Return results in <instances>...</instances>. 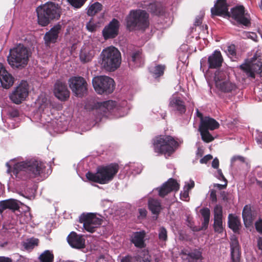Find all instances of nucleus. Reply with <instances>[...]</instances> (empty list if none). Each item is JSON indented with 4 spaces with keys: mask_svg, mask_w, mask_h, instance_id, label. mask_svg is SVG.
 <instances>
[{
    "mask_svg": "<svg viewBox=\"0 0 262 262\" xmlns=\"http://www.w3.org/2000/svg\"><path fill=\"white\" fill-rule=\"evenodd\" d=\"M39 25L47 26L51 21L58 20L60 17L61 10L58 5L48 2L36 9Z\"/></svg>",
    "mask_w": 262,
    "mask_h": 262,
    "instance_id": "f257e3e1",
    "label": "nucleus"
},
{
    "mask_svg": "<svg viewBox=\"0 0 262 262\" xmlns=\"http://www.w3.org/2000/svg\"><path fill=\"white\" fill-rule=\"evenodd\" d=\"M118 170V165L112 163L105 166L98 167L95 173L88 172L86 174V177L90 181L105 184L113 179Z\"/></svg>",
    "mask_w": 262,
    "mask_h": 262,
    "instance_id": "f03ea898",
    "label": "nucleus"
},
{
    "mask_svg": "<svg viewBox=\"0 0 262 262\" xmlns=\"http://www.w3.org/2000/svg\"><path fill=\"white\" fill-rule=\"evenodd\" d=\"M100 58L102 66L108 71H114L121 63V53L113 46L104 49L101 53Z\"/></svg>",
    "mask_w": 262,
    "mask_h": 262,
    "instance_id": "7ed1b4c3",
    "label": "nucleus"
},
{
    "mask_svg": "<svg viewBox=\"0 0 262 262\" xmlns=\"http://www.w3.org/2000/svg\"><path fill=\"white\" fill-rule=\"evenodd\" d=\"M155 152L170 156L178 148L179 144L172 137L160 135L153 139Z\"/></svg>",
    "mask_w": 262,
    "mask_h": 262,
    "instance_id": "20e7f679",
    "label": "nucleus"
},
{
    "mask_svg": "<svg viewBox=\"0 0 262 262\" xmlns=\"http://www.w3.org/2000/svg\"><path fill=\"white\" fill-rule=\"evenodd\" d=\"M29 56V52L27 48L19 44L10 50L8 61L12 68L21 69L27 66Z\"/></svg>",
    "mask_w": 262,
    "mask_h": 262,
    "instance_id": "39448f33",
    "label": "nucleus"
},
{
    "mask_svg": "<svg viewBox=\"0 0 262 262\" xmlns=\"http://www.w3.org/2000/svg\"><path fill=\"white\" fill-rule=\"evenodd\" d=\"M148 25V14L144 10H132L126 17V27L130 31L144 30Z\"/></svg>",
    "mask_w": 262,
    "mask_h": 262,
    "instance_id": "423d86ee",
    "label": "nucleus"
},
{
    "mask_svg": "<svg viewBox=\"0 0 262 262\" xmlns=\"http://www.w3.org/2000/svg\"><path fill=\"white\" fill-rule=\"evenodd\" d=\"M45 167V164L42 162L31 159L16 163L13 167V172L17 174L21 171H25L29 174L30 177H36L43 172Z\"/></svg>",
    "mask_w": 262,
    "mask_h": 262,
    "instance_id": "0eeeda50",
    "label": "nucleus"
},
{
    "mask_svg": "<svg viewBox=\"0 0 262 262\" xmlns=\"http://www.w3.org/2000/svg\"><path fill=\"white\" fill-rule=\"evenodd\" d=\"M92 84L95 91L99 94H110L114 89V80L107 76H100L93 78Z\"/></svg>",
    "mask_w": 262,
    "mask_h": 262,
    "instance_id": "6e6552de",
    "label": "nucleus"
},
{
    "mask_svg": "<svg viewBox=\"0 0 262 262\" xmlns=\"http://www.w3.org/2000/svg\"><path fill=\"white\" fill-rule=\"evenodd\" d=\"M240 68L248 77L254 78L255 73L262 77V59L255 55L250 61L241 64Z\"/></svg>",
    "mask_w": 262,
    "mask_h": 262,
    "instance_id": "1a4fd4ad",
    "label": "nucleus"
},
{
    "mask_svg": "<svg viewBox=\"0 0 262 262\" xmlns=\"http://www.w3.org/2000/svg\"><path fill=\"white\" fill-rule=\"evenodd\" d=\"M214 80L216 88L222 92L231 93L237 89L235 84L231 82L229 79V76L224 72L215 73Z\"/></svg>",
    "mask_w": 262,
    "mask_h": 262,
    "instance_id": "9d476101",
    "label": "nucleus"
},
{
    "mask_svg": "<svg viewBox=\"0 0 262 262\" xmlns=\"http://www.w3.org/2000/svg\"><path fill=\"white\" fill-rule=\"evenodd\" d=\"M223 58L220 51L215 50L207 58L204 57L200 61L201 69L204 71L209 69H217L221 67Z\"/></svg>",
    "mask_w": 262,
    "mask_h": 262,
    "instance_id": "9b49d317",
    "label": "nucleus"
},
{
    "mask_svg": "<svg viewBox=\"0 0 262 262\" xmlns=\"http://www.w3.org/2000/svg\"><path fill=\"white\" fill-rule=\"evenodd\" d=\"M69 86L73 93L78 97L83 96L87 92V82L82 77H72L68 81Z\"/></svg>",
    "mask_w": 262,
    "mask_h": 262,
    "instance_id": "f8f14e48",
    "label": "nucleus"
},
{
    "mask_svg": "<svg viewBox=\"0 0 262 262\" xmlns=\"http://www.w3.org/2000/svg\"><path fill=\"white\" fill-rule=\"evenodd\" d=\"M29 85L27 81H22L10 95V99L14 103L18 104L24 101L29 94Z\"/></svg>",
    "mask_w": 262,
    "mask_h": 262,
    "instance_id": "ddd939ff",
    "label": "nucleus"
},
{
    "mask_svg": "<svg viewBox=\"0 0 262 262\" xmlns=\"http://www.w3.org/2000/svg\"><path fill=\"white\" fill-rule=\"evenodd\" d=\"M81 223H83L84 229L88 232L93 233L102 223V220L96 216L95 214L90 213H83L79 217Z\"/></svg>",
    "mask_w": 262,
    "mask_h": 262,
    "instance_id": "4468645a",
    "label": "nucleus"
},
{
    "mask_svg": "<svg viewBox=\"0 0 262 262\" xmlns=\"http://www.w3.org/2000/svg\"><path fill=\"white\" fill-rule=\"evenodd\" d=\"M231 17L239 24L246 26L250 24V16L245 13L244 7L242 6L236 7L231 9Z\"/></svg>",
    "mask_w": 262,
    "mask_h": 262,
    "instance_id": "2eb2a0df",
    "label": "nucleus"
},
{
    "mask_svg": "<svg viewBox=\"0 0 262 262\" xmlns=\"http://www.w3.org/2000/svg\"><path fill=\"white\" fill-rule=\"evenodd\" d=\"M0 82L2 86L6 89L11 87L14 82V77L2 63H0Z\"/></svg>",
    "mask_w": 262,
    "mask_h": 262,
    "instance_id": "dca6fc26",
    "label": "nucleus"
},
{
    "mask_svg": "<svg viewBox=\"0 0 262 262\" xmlns=\"http://www.w3.org/2000/svg\"><path fill=\"white\" fill-rule=\"evenodd\" d=\"M54 93L56 97L61 101L66 100L70 96L66 83L61 81H57L54 85Z\"/></svg>",
    "mask_w": 262,
    "mask_h": 262,
    "instance_id": "f3484780",
    "label": "nucleus"
},
{
    "mask_svg": "<svg viewBox=\"0 0 262 262\" xmlns=\"http://www.w3.org/2000/svg\"><path fill=\"white\" fill-rule=\"evenodd\" d=\"M119 22L113 19L109 24L103 29L102 33L105 39L115 37L118 34Z\"/></svg>",
    "mask_w": 262,
    "mask_h": 262,
    "instance_id": "a211bd4d",
    "label": "nucleus"
},
{
    "mask_svg": "<svg viewBox=\"0 0 262 262\" xmlns=\"http://www.w3.org/2000/svg\"><path fill=\"white\" fill-rule=\"evenodd\" d=\"M61 25L59 23L54 26L48 32L45 34L43 39L45 44L49 46L51 43L56 42L58 34L61 30Z\"/></svg>",
    "mask_w": 262,
    "mask_h": 262,
    "instance_id": "6ab92c4d",
    "label": "nucleus"
},
{
    "mask_svg": "<svg viewBox=\"0 0 262 262\" xmlns=\"http://www.w3.org/2000/svg\"><path fill=\"white\" fill-rule=\"evenodd\" d=\"M69 244L73 248L81 249L85 246V239L82 235L77 234L73 231L67 237Z\"/></svg>",
    "mask_w": 262,
    "mask_h": 262,
    "instance_id": "aec40b11",
    "label": "nucleus"
},
{
    "mask_svg": "<svg viewBox=\"0 0 262 262\" xmlns=\"http://www.w3.org/2000/svg\"><path fill=\"white\" fill-rule=\"evenodd\" d=\"M150 256L148 251H142L134 256H127L123 257L121 262H150Z\"/></svg>",
    "mask_w": 262,
    "mask_h": 262,
    "instance_id": "412c9836",
    "label": "nucleus"
},
{
    "mask_svg": "<svg viewBox=\"0 0 262 262\" xmlns=\"http://www.w3.org/2000/svg\"><path fill=\"white\" fill-rule=\"evenodd\" d=\"M211 12L212 15L230 16L226 0H217L214 7L211 9Z\"/></svg>",
    "mask_w": 262,
    "mask_h": 262,
    "instance_id": "4be33fe9",
    "label": "nucleus"
},
{
    "mask_svg": "<svg viewBox=\"0 0 262 262\" xmlns=\"http://www.w3.org/2000/svg\"><path fill=\"white\" fill-rule=\"evenodd\" d=\"M179 189V185L173 179H169L160 188H159V194L164 197L172 191H177Z\"/></svg>",
    "mask_w": 262,
    "mask_h": 262,
    "instance_id": "5701e85b",
    "label": "nucleus"
},
{
    "mask_svg": "<svg viewBox=\"0 0 262 262\" xmlns=\"http://www.w3.org/2000/svg\"><path fill=\"white\" fill-rule=\"evenodd\" d=\"M181 258L184 262H200L203 259L202 252L194 249L188 253L182 252Z\"/></svg>",
    "mask_w": 262,
    "mask_h": 262,
    "instance_id": "b1692460",
    "label": "nucleus"
},
{
    "mask_svg": "<svg viewBox=\"0 0 262 262\" xmlns=\"http://www.w3.org/2000/svg\"><path fill=\"white\" fill-rule=\"evenodd\" d=\"M231 256L232 262H239L240 258L239 246L238 239L233 235L230 238Z\"/></svg>",
    "mask_w": 262,
    "mask_h": 262,
    "instance_id": "393cba45",
    "label": "nucleus"
},
{
    "mask_svg": "<svg viewBox=\"0 0 262 262\" xmlns=\"http://www.w3.org/2000/svg\"><path fill=\"white\" fill-rule=\"evenodd\" d=\"M169 106L173 111H178L180 114H183L186 111L184 102L177 96H172L169 99Z\"/></svg>",
    "mask_w": 262,
    "mask_h": 262,
    "instance_id": "a878e982",
    "label": "nucleus"
},
{
    "mask_svg": "<svg viewBox=\"0 0 262 262\" xmlns=\"http://www.w3.org/2000/svg\"><path fill=\"white\" fill-rule=\"evenodd\" d=\"M256 212L251 210L250 205H247L244 207L242 216L246 227H247L252 225L256 218Z\"/></svg>",
    "mask_w": 262,
    "mask_h": 262,
    "instance_id": "bb28decb",
    "label": "nucleus"
},
{
    "mask_svg": "<svg viewBox=\"0 0 262 262\" xmlns=\"http://www.w3.org/2000/svg\"><path fill=\"white\" fill-rule=\"evenodd\" d=\"M145 232L144 231L134 232L130 236V242L137 248L145 246Z\"/></svg>",
    "mask_w": 262,
    "mask_h": 262,
    "instance_id": "cd10ccee",
    "label": "nucleus"
},
{
    "mask_svg": "<svg viewBox=\"0 0 262 262\" xmlns=\"http://www.w3.org/2000/svg\"><path fill=\"white\" fill-rule=\"evenodd\" d=\"M128 60L129 65L135 67H139L144 62L142 53L139 50L130 52Z\"/></svg>",
    "mask_w": 262,
    "mask_h": 262,
    "instance_id": "c85d7f7f",
    "label": "nucleus"
},
{
    "mask_svg": "<svg viewBox=\"0 0 262 262\" xmlns=\"http://www.w3.org/2000/svg\"><path fill=\"white\" fill-rule=\"evenodd\" d=\"M219 126V123L214 119L209 117H205L204 119H202L201 121L199 128L214 130L218 128Z\"/></svg>",
    "mask_w": 262,
    "mask_h": 262,
    "instance_id": "c756f323",
    "label": "nucleus"
},
{
    "mask_svg": "<svg viewBox=\"0 0 262 262\" xmlns=\"http://www.w3.org/2000/svg\"><path fill=\"white\" fill-rule=\"evenodd\" d=\"M19 202L14 199H8L0 201V207L2 210L6 209H10L13 210H16L19 208Z\"/></svg>",
    "mask_w": 262,
    "mask_h": 262,
    "instance_id": "7c9ffc66",
    "label": "nucleus"
},
{
    "mask_svg": "<svg viewBox=\"0 0 262 262\" xmlns=\"http://www.w3.org/2000/svg\"><path fill=\"white\" fill-rule=\"evenodd\" d=\"M96 53V50L91 49L90 47L83 48L80 54V59L82 62L85 63L91 61Z\"/></svg>",
    "mask_w": 262,
    "mask_h": 262,
    "instance_id": "2f4dec72",
    "label": "nucleus"
},
{
    "mask_svg": "<svg viewBox=\"0 0 262 262\" xmlns=\"http://www.w3.org/2000/svg\"><path fill=\"white\" fill-rule=\"evenodd\" d=\"M228 227L235 233L238 231L241 227L239 219L232 214H229L228 215Z\"/></svg>",
    "mask_w": 262,
    "mask_h": 262,
    "instance_id": "473e14b6",
    "label": "nucleus"
},
{
    "mask_svg": "<svg viewBox=\"0 0 262 262\" xmlns=\"http://www.w3.org/2000/svg\"><path fill=\"white\" fill-rule=\"evenodd\" d=\"M148 208L152 214L158 215L161 209V203L158 200L150 199L148 201Z\"/></svg>",
    "mask_w": 262,
    "mask_h": 262,
    "instance_id": "72a5a7b5",
    "label": "nucleus"
},
{
    "mask_svg": "<svg viewBox=\"0 0 262 262\" xmlns=\"http://www.w3.org/2000/svg\"><path fill=\"white\" fill-rule=\"evenodd\" d=\"M102 6L100 3L95 2L88 7L87 14L91 16L95 15L102 10Z\"/></svg>",
    "mask_w": 262,
    "mask_h": 262,
    "instance_id": "f704fd0d",
    "label": "nucleus"
},
{
    "mask_svg": "<svg viewBox=\"0 0 262 262\" xmlns=\"http://www.w3.org/2000/svg\"><path fill=\"white\" fill-rule=\"evenodd\" d=\"M116 105L115 101L108 100L101 102L99 105L100 109L104 113H107L113 110Z\"/></svg>",
    "mask_w": 262,
    "mask_h": 262,
    "instance_id": "c9c22d12",
    "label": "nucleus"
},
{
    "mask_svg": "<svg viewBox=\"0 0 262 262\" xmlns=\"http://www.w3.org/2000/svg\"><path fill=\"white\" fill-rule=\"evenodd\" d=\"M40 104L39 110L45 113H48L51 108V104L50 101L46 98H42L41 100L40 98L39 100Z\"/></svg>",
    "mask_w": 262,
    "mask_h": 262,
    "instance_id": "e433bc0d",
    "label": "nucleus"
},
{
    "mask_svg": "<svg viewBox=\"0 0 262 262\" xmlns=\"http://www.w3.org/2000/svg\"><path fill=\"white\" fill-rule=\"evenodd\" d=\"M40 262H53L54 255L49 250H46L39 256Z\"/></svg>",
    "mask_w": 262,
    "mask_h": 262,
    "instance_id": "4c0bfd02",
    "label": "nucleus"
},
{
    "mask_svg": "<svg viewBox=\"0 0 262 262\" xmlns=\"http://www.w3.org/2000/svg\"><path fill=\"white\" fill-rule=\"evenodd\" d=\"M165 69L164 65H157L151 69L150 71L155 78H158L163 75Z\"/></svg>",
    "mask_w": 262,
    "mask_h": 262,
    "instance_id": "58836bf2",
    "label": "nucleus"
},
{
    "mask_svg": "<svg viewBox=\"0 0 262 262\" xmlns=\"http://www.w3.org/2000/svg\"><path fill=\"white\" fill-rule=\"evenodd\" d=\"M199 130L201 133L202 139L204 141L210 142L214 139L213 137L209 133L208 130L199 128Z\"/></svg>",
    "mask_w": 262,
    "mask_h": 262,
    "instance_id": "ea45409f",
    "label": "nucleus"
},
{
    "mask_svg": "<svg viewBox=\"0 0 262 262\" xmlns=\"http://www.w3.org/2000/svg\"><path fill=\"white\" fill-rule=\"evenodd\" d=\"M38 239L37 238H30L23 244V246L27 250H31L38 245Z\"/></svg>",
    "mask_w": 262,
    "mask_h": 262,
    "instance_id": "a19ab883",
    "label": "nucleus"
},
{
    "mask_svg": "<svg viewBox=\"0 0 262 262\" xmlns=\"http://www.w3.org/2000/svg\"><path fill=\"white\" fill-rule=\"evenodd\" d=\"M214 220H220L223 218V209L220 205H216L213 209Z\"/></svg>",
    "mask_w": 262,
    "mask_h": 262,
    "instance_id": "79ce46f5",
    "label": "nucleus"
},
{
    "mask_svg": "<svg viewBox=\"0 0 262 262\" xmlns=\"http://www.w3.org/2000/svg\"><path fill=\"white\" fill-rule=\"evenodd\" d=\"M158 237L160 242H166L167 240V231L163 227H161L158 230Z\"/></svg>",
    "mask_w": 262,
    "mask_h": 262,
    "instance_id": "37998d69",
    "label": "nucleus"
},
{
    "mask_svg": "<svg viewBox=\"0 0 262 262\" xmlns=\"http://www.w3.org/2000/svg\"><path fill=\"white\" fill-rule=\"evenodd\" d=\"M214 230L218 233H222L223 231L222 219L214 220L213 224Z\"/></svg>",
    "mask_w": 262,
    "mask_h": 262,
    "instance_id": "c03bdc74",
    "label": "nucleus"
},
{
    "mask_svg": "<svg viewBox=\"0 0 262 262\" xmlns=\"http://www.w3.org/2000/svg\"><path fill=\"white\" fill-rule=\"evenodd\" d=\"M68 2L75 8H81L86 2V0H67Z\"/></svg>",
    "mask_w": 262,
    "mask_h": 262,
    "instance_id": "a18cd8bd",
    "label": "nucleus"
},
{
    "mask_svg": "<svg viewBox=\"0 0 262 262\" xmlns=\"http://www.w3.org/2000/svg\"><path fill=\"white\" fill-rule=\"evenodd\" d=\"M200 213L204 220H210V211L209 208H204L201 209Z\"/></svg>",
    "mask_w": 262,
    "mask_h": 262,
    "instance_id": "49530a36",
    "label": "nucleus"
},
{
    "mask_svg": "<svg viewBox=\"0 0 262 262\" xmlns=\"http://www.w3.org/2000/svg\"><path fill=\"white\" fill-rule=\"evenodd\" d=\"M226 52L229 56H234L236 55L235 46L233 45L228 46L226 50Z\"/></svg>",
    "mask_w": 262,
    "mask_h": 262,
    "instance_id": "de8ad7c7",
    "label": "nucleus"
},
{
    "mask_svg": "<svg viewBox=\"0 0 262 262\" xmlns=\"http://www.w3.org/2000/svg\"><path fill=\"white\" fill-rule=\"evenodd\" d=\"M204 12H201L200 14L196 17L195 21L194 23V25L195 26H199L202 24V19L204 17Z\"/></svg>",
    "mask_w": 262,
    "mask_h": 262,
    "instance_id": "09e8293b",
    "label": "nucleus"
},
{
    "mask_svg": "<svg viewBox=\"0 0 262 262\" xmlns=\"http://www.w3.org/2000/svg\"><path fill=\"white\" fill-rule=\"evenodd\" d=\"M187 189L186 187H184L183 192H182L180 194V197L182 200L187 201V199L189 196V190Z\"/></svg>",
    "mask_w": 262,
    "mask_h": 262,
    "instance_id": "8fccbe9b",
    "label": "nucleus"
},
{
    "mask_svg": "<svg viewBox=\"0 0 262 262\" xmlns=\"http://www.w3.org/2000/svg\"><path fill=\"white\" fill-rule=\"evenodd\" d=\"M96 25L94 23L92 22L91 20L89 21L86 25V28L88 30H89L90 32H93L96 30Z\"/></svg>",
    "mask_w": 262,
    "mask_h": 262,
    "instance_id": "3c124183",
    "label": "nucleus"
},
{
    "mask_svg": "<svg viewBox=\"0 0 262 262\" xmlns=\"http://www.w3.org/2000/svg\"><path fill=\"white\" fill-rule=\"evenodd\" d=\"M148 9L152 13L158 14L159 11L157 10V6L156 3H152L149 5Z\"/></svg>",
    "mask_w": 262,
    "mask_h": 262,
    "instance_id": "603ef678",
    "label": "nucleus"
},
{
    "mask_svg": "<svg viewBox=\"0 0 262 262\" xmlns=\"http://www.w3.org/2000/svg\"><path fill=\"white\" fill-rule=\"evenodd\" d=\"M213 158L212 156L211 155H207L204 156L203 158H202L200 162L202 164H206L208 161L211 160Z\"/></svg>",
    "mask_w": 262,
    "mask_h": 262,
    "instance_id": "864d4df0",
    "label": "nucleus"
},
{
    "mask_svg": "<svg viewBox=\"0 0 262 262\" xmlns=\"http://www.w3.org/2000/svg\"><path fill=\"white\" fill-rule=\"evenodd\" d=\"M210 197L212 202H216L217 201V197L215 190L212 189L210 191Z\"/></svg>",
    "mask_w": 262,
    "mask_h": 262,
    "instance_id": "5fc2aeb1",
    "label": "nucleus"
},
{
    "mask_svg": "<svg viewBox=\"0 0 262 262\" xmlns=\"http://www.w3.org/2000/svg\"><path fill=\"white\" fill-rule=\"evenodd\" d=\"M255 227L257 231L262 233V220H259L255 223Z\"/></svg>",
    "mask_w": 262,
    "mask_h": 262,
    "instance_id": "6e6d98bb",
    "label": "nucleus"
},
{
    "mask_svg": "<svg viewBox=\"0 0 262 262\" xmlns=\"http://www.w3.org/2000/svg\"><path fill=\"white\" fill-rule=\"evenodd\" d=\"M194 186V182L192 180H190L189 182H188L187 183H186L185 185L184 186V187H187V189L188 190H189L190 189L192 188Z\"/></svg>",
    "mask_w": 262,
    "mask_h": 262,
    "instance_id": "4d7b16f0",
    "label": "nucleus"
},
{
    "mask_svg": "<svg viewBox=\"0 0 262 262\" xmlns=\"http://www.w3.org/2000/svg\"><path fill=\"white\" fill-rule=\"evenodd\" d=\"M209 220H210L204 219L203 222L202 223L201 226V229L202 230H206L207 228Z\"/></svg>",
    "mask_w": 262,
    "mask_h": 262,
    "instance_id": "13d9d810",
    "label": "nucleus"
},
{
    "mask_svg": "<svg viewBox=\"0 0 262 262\" xmlns=\"http://www.w3.org/2000/svg\"><path fill=\"white\" fill-rule=\"evenodd\" d=\"M9 114L11 117L15 118L19 116V112L17 110H13L10 112Z\"/></svg>",
    "mask_w": 262,
    "mask_h": 262,
    "instance_id": "bf43d9fd",
    "label": "nucleus"
},
{
    "mask_svg": "<svg viewBox=\"0 0 262 262\" xmlns=\"http://www.w3.org/2000/svg\"><path fill=\"white\" fill-rule=\"evenodd\" d=\"M219 166V161L218 159L215 158L212 161V166L213 168L216 169V168H218Z\"/></svg>",
    "mask_w": 262,
    "mask_h": 262,
    "instance_id": "052dcab7",
    "label": "nucleus"
},
{
    "mask_svg": "<svg viewBox=\"0 0 262 262\" xmlns=\"http://www.w3.org/2000/svg\"><path fill=\"white\" fill-rule=\"evenodd\" d=\"M140 216L142 218H144L146 216L147 211L145 209H139V210Z\"/></svg>",
    "mask_w": 262,
    "mask_h": 262,
    "instance_id": "680f3d73",
    "label": "nucleus"
},
{
    "mask_svg": "<svg viewBox=\"0 0 262 262\" xmlns=\"http://www.w3.org/2000/svg\"><path fill=\"white\" fill-rule=\"evenodd\" d=\"M225 182V183L224 185L220 184H215L214 185V186L215 187H217L218 189H219L220 190L225 189L227 186V181H226Z\"/></svg>",
    "mask_w": 262,
    "mask_h": 262,
    "instance_id": "e2e57ef3",
    "label": "nucleus"
},
{
    "mask_svg": "<svg viewBox=\"0 0 262 262\" xmlns=\"http://www.w3.org/2000/svg\"><path fill=\"white\" fill-rule=\"evenodd\" d=\"M0 262H12V259L9 257L0 256Z\"/></svg>",
    "mask_w": 262,
    "mask_h": 262,
    "instance_id": "0e129e2a",
    "label": "nucleus"
},
{
    "mask_svg": "<svg viewBox=\"0 0 262 262\" xmlns=\"http://www.w3.org/2000/svg\"><path fill=\"white\" fill-rule=\"evenodd\" d=\"M217 173H218V174L220 176V178H219L220 179L222 180H223L224 181H226V179L225 178V177L224 176V175H223V173L222 172L221 169H219L217 170Z\"/></svg>",
    "mask_w": 262,
    "mask_h": 262,
    "instance_id": "69168bd1",
    "label": "nucleus"
},
{
    "mask_svg": "<svg viewBox=\"0 0 262 262\" xmlns=\"http://www.w3.org/2000/svg\"><path fill=\"white\" fill-rule=\"evenodd\" d=\"M248 35L247 36L248 37L251 38L252 39L255 40V38H256L257 36L255 33L251 32V33H248Z\"/></svg>",
    "mask_w": 262,
    "mask_h": 262,
    "instance_id": "338daca9",
    "label": "nucleus"
},
{
    "mask_svg": "<svg viewBox=\"0 0 262 262\" xmlns=\"http://www.w3.org/2000/svg\"><path fill=\"white\" fill-rule=\"evenodd\" d=\"M237 160H239L241 161H244V159L243 157H241V156H234L233 157L232 159H231V161L232 162H233V161H235Z\"/></svg>",
    "mask_w": 262,
    "mask_h": 262,
    "instance_id": "774afa93",
    "label": "nucleus"
}]
</instances>
